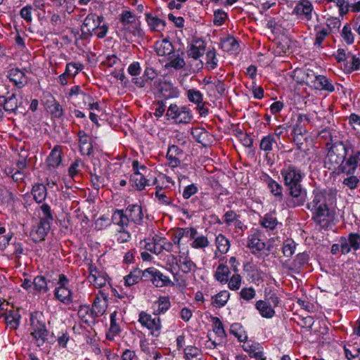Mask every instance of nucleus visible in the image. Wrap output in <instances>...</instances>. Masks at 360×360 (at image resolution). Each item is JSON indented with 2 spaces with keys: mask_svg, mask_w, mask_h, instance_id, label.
I'll use <instances>...</instances> for the list:
<instances>
[{
  "mask_svg": "<svg viewBox=\"0 0 360 360\" xmlns=\"http://www.w3.org/2000/svg\"><path fill=\"white\" fill-rule=\"evenodd\" d=\"M218 60L216 56V51L213 49L206 53V66L209 70H214L217 68Z\"/></svg>",
  "mask_w": 360,
  "mask_h": 360,
  "instance_id": "nucleus-52",
  "label": "nucleus"
},
{
  "mask_svg": "<svg viewBox=\"0 0 360 360\" xmlns=\"http://www.w3.org/2000/svg\"><path fill=\"white\" fill-rule=\"evenodd\" d=\"M278 224L277 218L271 214H266L259 220V224L267 230L272 231Z\"/></svg>",
  "mask_w": 360,
  "mask_h": 360,
  "instance_id": "nucleus-39",
  "label": "nucleus"
},
{
  "mask_svg": "<svg viewBox=\"0 0 360 360\" xmlns=\"http://www.w3.org/2000/svg\"><path fill=\"white\" fill-rule=\"evenodd\" d=\"M228 281L229 289L231 290H237L241 285L242 278L240 275L236 274H233Z\"/></svg>",
  "mask_w": 360,
  "mask_h": 360,
  "instance_id": "nucleus-62",
  "label": "nucleus"
},
{
  "mask_svg": "<svg viewBox=\"0 0 360 360\" xmlns=\"http://www.w3.org/2000/svg\"><path fill=\"white\" fill-rule=\"evenodd\" d=\"M360 168V150L352 149L339 165V172L345 174H355Z\"/></svg>",
  "mask_w": 360,
  "mask_h": 360,
  "instance_id": "nucleus-6",
  "label": "nucleus"
},
{
  "mask_svg": "<svg viewBox=\"0 0 360 360\" xmlns=\"http://www.w3.org/2000/svg\"><path fill=\"white\" fill-rule=\"evenodd\" d=\"M30 335L37 347H41L49 341L50 333L46 326L44 317L38 311L30 314Z\"/></svg>",
  "mask_w": 360,
  "mask_h": 360,
  "instance_id": "nucleus-4",
  "label": "nucleus"
},
{
  "mask_svg": "<svg viewBox=\"0 0 360 360\" xmlns=\"http://www.w3.org/2000/svg\"><path fill=\"white\" fill-rule=\"evenodd\" d=\"M79 138V146L81 150L85 151L84 153L89 155L91 154L93 148L91 144L89 143V137L84 131H79L78 132Z\"/></svg>",
  "mask_w": 360,
  "mask_h": 360,
  "instance_id": "nucleus-38",
  "label": "nucleus"
},
{
  "mask_svg": "<svg viewBox=\"0 0 360 360\" xmlns=\"http://www.w3.org/2000/svg\"><path fill=\"white\" fill-rule=\"evenodd\" d=\"M51 281L47 280L44 276H37L33 280V290L36 293L44 294L49 290L48 283Z\"/></svg>",
  "mask_w": 360,
  "mask_h": 360,
  "instance_id": "nucleus-28",
  "label": "nucleus"
},
{
  "mask_svg": "<svg viewBox=\"0 0 360 360\" xmlns=\"http://www.w3.org/2000/svg\"><path fill=\"white\" fill-rule=\"evenodd\" d=\"M281 175L288 193L285 200L287 207L295 208L303 205L307 198V191L301 184L304 173L291 160H286L281 170Z\"/></svg>",
  "mask_w": 360,
  "mask_h": 360,
  "instance_id": "nucleus-1",
  "label": "nucleus"
},
{
  "mask_svg": "<svg viewBox=\"0 0 360 360\" xmlns=\"http://www.w3.org/2000/svg\"><path fill=\"white\" fill-rule=\"evenodd\" d=\"M89 275L88 276L89 281L92 283L96 288H101L104 287L108 279L104 273L98 271L96 267L91 265L89 268Z\"/></svg>",
  "mask_w": 360,
  "mask_h": 360,
  "instance_id": "nucleus-13",
  "label": "nucleus"
},
{
  "mask_svg": "<svg viewBox=\"0 0 360 360\" xmlns=\"http://www.w3.org/2000/svg\"><path fill=\"white\" fill-rule=\"evenodd\" d=\"M179 236L183 237L194 238L198 235V231L194 227L180 228L177 231Z\"/></svg>",
  "mask_w": 360,
  "mask_h": 360,
  "instance_id": "nucleus-59",
  "label": "nucleus"
},
{
  "mask_svg": "<svg viewBox=\"0 0 360 360\" xmlns=\"http://www.w3.org/2000/svg\"><path fill=\"white\" fill-rule=\"evenodd\" d=\"M274 147H277V140L275 139L274 135L269 134L262 139L259 148L266 154L272 151Z\"/></svg>",
  "mask_w": 360,
  "mask_h": 360,
  "instance_id": "nucleus-32",
  "label": "nucleus"
},
{
  "mask_svg": "<svg viewBox=\"0 0 360 360\" xmlns=\"http://www.w3.org/2000/svg\"><path fill=\"white\" fill-rule=\"evenodd\" d=\"M313 6L309 0H300L294 8V13L297 15H302L306 20L311 19Z\"/></svg>",
  "mask_w": 360,
  "mask_h": 360,
  "instance_id": "nucleus-17",
  "label": "nucleus"
},
{
  "mask_svg": "<svg viewBox=\"0 0 360 360\" xmlns=\"http://www.w3.org/2000/svg\"><path fill=\"white\" fill-rule=\"evenodd\" d=\"M227 14L221 9H218L214 13L213 22L215 25H221L224 23Z\"/></svg>",
  "mask_w": 360,
  "mask_h": 360,
  "instance_id": "nucleus-63",
  "label": "nucleus"
},
{
  "mask_svg": "<svg viewBox=\"0 0 360 360\" xmlns=\"http://www.w3.org/2000/svg\"><path fill=\"white\" fill-rule=\"evenodd\" d=\"M193 241L191 244V247L195 249L205 248L210 245L208 238L205 236H196L192 238Z\"/></svg>",
  "mask_w": 360,
  "mask_h": 360,
  "instance_id": "nucleus-53",
  "label": "nucleus"
},
{
  "mask_svg": "<svg viewBox=\"0 0 360 360\" xmlns=\"http://www.w3.org/2000/svg\"><path fill=\"white\" fill-rule=\"evenodd\" d=\"M155 304H158V309H156L157 314L155 315L163 314L167 311L170 307V301L168 297H160L158 300L155 302Z\"/></svg>",
  "mask_w": 360,
  "mask_h": 360,
  "instance_id": "nucleus-50",
  "label": "nucleus"
},
{
  "mask_svg": "<svg viewBox=\"0 0 360 360\" xmlns=\"http://www.w3.org/2000/svg\"><path fill=\"white\" fill-rule=\"evenodd\" d=\"M255 307L263 317L269 319L272 318L275 314V307L264 300L257 301L256 302Z\"/></svg>",
  "mask_w": 360,
  "mask_h": 360,
  "instance_id": "nucleus-26",
  "label": "nucleus"
},
{
  "mask_svg": "<svg viewBox=\"0 0 360 360\" xmlns=\"http://www.w3.org/2000/svg\"><path fill=\"white\" fill-rule=\"evenodd\" d=\"M230 274L229 268L228 266L220 264L217 268L214 274V278L221 283H226L229 281V276Z\"/></svg>",
  "mask_w": 360,
  "mask_h": 360,
  "instance_id": "nucleus-40",
  "label": "nucleus"
},
{
  "mask_svg": "<svg viewBox=\"0 0 360 360\" xmlns=\"http://www.w3.org/2000/svg\"><path fill=\"white\" fill-rule=\"evenodd\" d=\"M348 149L342 141H337L330 147L326 159L333 166L342 163V161L347 157Z\"/></svg>",
  "mask_w": 360,
  "mask_h": 360,
  "instance_id": "nucleus-7",
  "label": "nucleus"
},
{
  "mask_svg": "<svg viewBox=\"0 0 360 360\" xmlns=\"http://www.w3.org/2000/svg\"><path fill=\"white\" fill-rule=\"evenodd\" d=\"M266 183L271 193L274 196L282 200L283 197L282 186L269 176H267Z\"/></svg>",
  "mask_w": 360,
  "mask_h": 360,
  "instance_id": "nucleus-41",
  "label": "nucleus"
},
{
  "mask_svg": "<svg viewBox=\"0 0 360 360\" xmlns=\"http://www.w3.org/2000/svg\"><path fill=\"white\" fill-rule=\"evenodd\" d=\"M51 226L46 224L39 223L37 226L33 229L30 232V236L35 243H39L45 239Z\"/></svg>",
  "mask_w": 360,
  "mask_h": 360,
  "instance_id": "nucleus-22",
  "label": "nucleus"
},
{
  "mask_svg": "<svg viewBox=\"0 0 360 360\" xmlns=\"http://www.w3.org/2000/svg\"><path fill=\"white\" fill-rule=\"evenodd\" d=\"M167 120L172 119L176 123L188 124L193 120V115L190 108L188 106H179L176 104H171L166 112Z\"/></svg>",
  "mask_w": 360,
  "mask_h": 360,
  "instance_id": "nucleus-5",
  "label": "nucleus"
},
{
  "mask_svg": "<svg viewBox=\"0 0 360 360\" xmlns=\"http://www.w3.org/2000/svg\"><path fill=\"white\" fill-rule=\"evenodd\" d=\"M316 38L314 42L315 46L321 47V44L326 37L330 34V28H321L319 30L318 27H315Z\"/></svg>",
  "mask_w": 360,
  "mask_h": 360,
  "instance_id": "nucleus-48",
  "label": "nucleus"
},
{
  "mask_svg": "<svg viewBox=\"0 0 360 360\" xmlns=\"http://www.w3.org/2000/svg\"><path fill=\"white\" fill-rule=\"evenodd\" d=\"M229 297L230 293L228 290H221L212 297V304L215 307H222L226 304Z\"/></svg>",
  "mask_w": 360,
  "mask_h": 360,
  "instance_id": "nucleus-37",
  "label": "nucleus"
},
{
  "mask_svg": "<svg viewBox=\"0 0 360 360\" xmlns=\"http://www.w3.org/2000/svg\"><path fill=\"white\" fill-rule=\"evenodd\" d=\"M123 24L124 29L131 32L133 35H139V24L136 22L134 15L129 11H123L120 18Z\"/></svg>",
  "mask_w": 360,
  "mask_h": 360,
  "instance_id": "nucleus-11",
  "label": "nucleus"
},
{
  "mask_svg": "<svg viewBox=\"0 0 360 360\" xmlns=\"http://www.w3.org/2000/svg\"><path fill=\"white\" fill-rule=\"evenodd\" d=\"M310 120L307 115L300 114L297 117V122L293 127L292 134L295 136L304 135L307 131L306 129V124L309 123Z\"/></svg>",
  "mask_w": 360,
  "mask_h": 360,
  "instance_id": "nucleus-23",
  "label": "nucleus"
},
{
  "mask_svg": "<svg viewBox=\"0 0 360 360\" xmlns=\"http://www.w3.org/2000/svg\"><path fill=\"white\" fill-rule=\"evenodd\" d=\"M105 309H99L97 311H94L92 309H90L88 306H81L78 310L79 317L84 322L89 323V317L94 318V314L98 316L99 314H103Z\"/></svg>",
  "mask_w": 360,
  "mask_h": 360,
  "instance_id": "nucleus-29",
  "label": "nucleus"
},
{
  "mask_svg": "<svg viewBox=\"0 0 360 360\" xmlns=\"http://www.w3.org/2000/svg\"><path fill=\"white\" fill-rule=\"evenodd\" d=\"M184 55V52L180 51V49L177 50L175 52H172L171 55H169V65L172 68H174L176 70L181 69L184 68L186 65V63L182 58Z\"/></svg>",
  "mask_w": 360,
  "mask_h": 360,
  "instance_id": "nucleus-31",
  "label": "nucleus"
},
{
  "mask_svg": "<svg viewBox=\"0 0 360 360\" xmlns=\"http://www.w3.org/2000/svg\"><path fill=\"white\" fill-rule=\"evenodd\" d=\"M295 243L293 240H286L283 245V253L285 257H290L295 252Z\"/></svg>",
  "mask_w": 360,
  "mask_h": 360,
  "instance_id": "nucleus-64",
  "label": "nucleus"
},
{
  "mask_svg": "<svg viewBox=\"0 0 360 360\" xmlns=\"http://www.w3.org/2000/svg\"><path fill=\"white\" fill-rule=\"evenodd\" d=\"M341 36L348 44L354 42V37L349 25H345L342 30Z\"/></svg>",
  "mask_w": 360,
  "mask_h": 360,
  "instance_id": "nucleus-58",
  "label": "nucleus"
},
{
  "mask_svg": "<svg viewBox=\"0 0 360 360\" xmlns=\"http://www.w3.org/2000/svg\"><path fill=\"white\" fill-rule=\"evenodd\" d=\"M139 322L142 326L146 327L150 331V334L154 337H159L162 328L161 319L158 316H152L145 311H141L139 316Z\"/></svg>",
  "mask_w": 360,
  "mask_h": 360,
  "instance_id": "nucleus-8",
  "label": "nucleus"
},
{
  "mask_svg": "<svg viewBox=\"0 0 360 360\" xmlns=\"http://www.w3.org/2000/svg\"><path fill=\"white\" fill-rule=\"evenodd\" d=\"M83 65L78 63H68L66 64L65 73L70 78L75 77L83 69Z\"/></svg>",
  "mask_w": 360,
  "mask_h": 360,
  "instance_id": "nucleus-45",
  "label": "nucleus"
},
{
  "mask_svg": "<svg viewBox=\"0 0 360 360\" xmlns=\"http://www.w3.org/2000/svg\"><path fill=\"white\" fill-rule=\"evenodd\" d=\"M32 194L37 203L42 202L46 198V186L42 184H37L32 186Z\"/></svg>",
  "mask_w": 360,
  "mask_h": 360,
  "instance_id": "nucleus-33",
  "label": "nucleus"
},
{
  "mask_svg": "<svg viewBox=\"0 0 360 360\" xmlns=\"http://www.w3.org/2000/svg\"><path fill=\"white\" fill-rule=\"evenodd\" d=\"M172 262L175 263L184 274H188L196 268L195 264L188 257H179V259L172 255Z\"/></svg>",
  "mask_w": 360,
  "mask_h": 360,
  "instance_id": "nucleus-18",
  "label": "nucleus"
},
{
  "mask_svg": "<svg viewBox=\"0 0 360 360\" xmlns=\"http://www.w3.org/2000/svg\"><path fill=\"white\" fill-rule=\"evenodd\" d=\"M328 193L326 190L315 189L313 199L307 204V208L311 211V219L320 229L328 230L332 226L335 218L334 211L327 205Z\"/></svg>",
  "mask_w": 360,
  "mask_h": 360,
  "instance_id": "nucleus-2",
  "label": "nucleus"
},
{
  "mask_svg": "<svg viewBox=\"0 0 360 360\" xmlns=\"http://www.w3.org/2000/svg\"><path fill=\"white\" fill-rule=\"evenodd\" d=\"M72 291L67 286H58L54 290V297L65 305L73 302Z\"/></svg>",
  "mask_w": 360,
  "mask_h": 360,
  "instance_id": "nucleus-16",
  "label": "nucleus"
},
{
  "mask_svg": "<svg viewBox=\"0 0 360 360\" xmlns=\"http://www.w3.org/2000/svg\"><path fill=\"white\" fill-rule=\"evenodd\" d=\"M205 51V41L201 39H197L188 47L187 54L190 58L198 60L204 54Z\"/></svg>",
  "mask_w": 360,
  "mask_h": 360,
  "instance_id": "nucleus-19",
  "label": "nucleus"
},
{
  "mask_svg": "<svg viewBox=\"0 0 360 360\" xmlns=\"http://www.w3.org/2000/svg\"><path fill=\"white\" fill-rule=\"evenodd\" d=\"M62 147L58 145L55 146L47 157V166L52 168L59 167L62 162Z\"/></svg>",
  "mask_w": 360,
  "mask_h": 360,
  "instance_id": "nucleus-20",
  "label": "nucleus"
},
{
  "mask_svg": "<svg viewBox=\"0 0 360 360\" xmlns=\"http://www.w3.org/2000/svg\"><path fill=\"white\" fill-rule=\"evenodd\" d=\"M314 82L316 89L324 90L328 92H333L335 91L334 85L324 75H316Z\"/></svg>",
  "mask_w": 360,
  "mask_h": 360,
  "instance_id": "nucleus-27",
  "label": "nucleus"
},
{
  "mask_svg": "<svg viewBox=\"0 0 360 360\" xmlns=\"http://www.w3.org/2000/svg\"><path fill=\"white\" fill-rule=\"evenodd\" d=\"M146 20L152 31L160 32L165 28V22L150 13L146 14Z\"/></svg>",
  "mask_w": 360,
  "mask_h": 360,
  "instance_id": "nucleus-30",
  "label": "nucleus"
},
{
  "mask_svg": "<svg viewBox=\"0 0 360 360\" xmlns=\"http://www.w3.org/2000/svg\"><path fill=\"white\" fill-rule=\"evenodd\" d=\"M20 317L18 313L10 311L6 314L5 320L8 326L12 328H16L19 325Z\"/></svg>",
  "mask_w": 360,
  "mask_h": 360,
  "instance_id": "nucleus-56",
  "label": "nucleus"
},
{
  "mask_svg": "<svg viewBox=\"0 0 360 360\" xmlns=\"http://www.w3.org/2000/svg\"><path fill=\"white\" fill-rule=\"evenodd\" d=\"M155 49L157 54L161 56H169L174 51L172 43L167 39L156 41L155 44Z\"/></svg>",
  "mask_w": 360,
  "mask_h": 360,
  "instance_id": "nucleus-25",
  "label": "nucleus"
},
{
  "mask_svg": "<svg viewBox=\"0 0 360 360\" xmlns=\"http://www.w3.org/2000/svg\"><path fill=\"white\" fill-rule=\"evenodd\" d=\"M157 85L159 93L165 99L177 98L179 95V91L177 87L166 79H158L155 82Z\"/></svg>",
  "mask_w": 360,
  "mask_h": 360,
  "instance_id": "nucleus-10",
  "label": "nucleus"
},
{
  "mask_svg": "<svg viewBox=\"0 0 360 360\" xmlns=\"http://www.w3.org/2000/svg\"><path fill=\"white\" fill-rule=\"evenodd\" d=\"M221 47L227 52H236L239 49V44L233 37L229 36L221 39Z\"/></svg>",
  "mask_w": 360,
  "mask_h": 360,
  "instance_id": "nucleus-34",
  "label": "nucleus"
},
{
  "mask_svg": "<svg viewBox=\"0 0 360 360\" xmlns=\"http://www.w3.org/2000/svg\"><path fill=\"white\" fill-rule=\"evenodd\" d=\"M94 171V172H90L91 182L93 187L98 191L101 188H103L105 186V179L102 176L96 173L95 169Z\"/></svg>",
  "mask_w": 360,
  "mask_h": 360,
  "instance_id": "nucleus-54",
  "label": "nucleus"
},
{
  "mask_svg": "<svg viewBox=\"0 0 360 360\" xmlns=\"http://www.w3.org/2000/svg\"><path fill=\"white\" fill-rule=\"evenodd\" d=\"M41 214H40V222L41 224H46L51 226L53 221V217L51 214V207L48 204H43L41 206Z\"/></svg>",
  "mask_w": 360,
  "mask_h": 360,
  "instance_id": "nucleus-42",
  "label": "nucleus"
},
{
  "mask_svg": "<svg viewBox=\"0 0 360 360\" xmlns=\"http://www.w3.org/2000/svg\"><path fill=\"white\" fill-rule=\"evenodd\" d=\"M47 110L55 118H60L64 115V110L59 102L54 103L53 105H51Z\"/></svg>",
  "mask_w": 360,
  "mask_h": 360,
  "instance_id": "nucleus-60",
  "label": "nucleus"
},
{
  "mask_svg": "<svg viewBox=\"0 0 360 360\" xmlns=\"http://www.w3.org/2000/svg\"><path fill=\"white\" fill-rule=\"evenodd\" d=\"M7 77L19 89L24 86L27 82L25 73L18 68L9 70Z\"/></svg>",
  "mask_w": 360,
  "mask_h": 360,
  "instance_id": "nucleus-21",
  "label": "nucleus"
},
{
  "mask_svg": "<svg viewBox=\"0 0 360 360\" xmlns=\"http://www.w3.org/2000/svg\"><path fill=\"white\" fill-rule=\"evenodd\" d=\"M0 102L4 111L9 113H15L18 108V102L15 94H8L6 96H0Z\"/></svg>",
  "mask_w": 360,
  "mask_h": 360,
  "instance_id": "nucleus-15",
  "label": "nucleus"
},
{
  "mask_svg": "<svg viewBox=\"0 0 360 360\" xmlns=\"http://www.w3.org/2000/svg\"><path fill=\"white\" fill-rule=\"evenodd\" d=\"M309 255L305 252L299 253L296 255L293 261V266L296 269H300L308 263Z\"/></svg>",
  "mask_w": 360,
  "mask_h": 360,
  "instance_id": "nucleus-57",
  "label": "nucleus"
},
{
  "mask_svg": "<svg viewBox=\"0 0 360 360\" xmlns=\"http://www.w3.org/2000/svg\"><path fill=\"white\" fill-rule=\"evenodd\" d=\"M182 154L183 150L179 146L176 145L169 146L166 155L168 165L172 168L179 167L181 164L179 157L181 156Z\"/></svg>",
  "mask_w": 360,
  "mask_h": 360,
  "instance_id": "nucleus-14",
  "label": "nucleus"
},
{
  "mask_svg": "<svg viewBox=\"0 0 360 360\" xmlns=\"http://www.w3.org/2000/svg\"><path fill=\"white\" fill-rule=\"evenodd\" d=\"M339 242L341 245L342 254L347 255L352 249L357 250L360 248V235L356 233H350L347 238L340 237Z\"/></svg>",
  "mask_w": 360,
  "mask_h": 360,
  "instance_id": "nucleus-9",
  "label": "nucleus"
},
{
  "mask_svg": "<svg viewBox=\"0 0 360 360\" xmlns=\"http://www.w3.org/2000/svg\"><path fill=\"white\" fill-rule=\"evenodd\" d=\"M215 243L218 251L221 254L226 253L230 248L229 240L222 234H219L216 237Z\"/></svg>",
  "mask_w": 360,
  "mask_h": 360,
  "instance_id": "nucleus-43",
  "label": "nucleus"
},
{
  "mask_svg": "<svg viewBox=\"0 0 360 360\" xmlns=\"http://www.w3.org/2000/svg\"><path fill=\"white\" fill-rule=\"evenodd\" d=\"M264 301L276 307L278 306L280 300L276 291L271 288H267L264 290Z\"/></svg>",
  "mask_w": 360,
  "mask_h": 360,
  "instance_id": "nucleus-44",
  "label": "nucleus"
},
{
  "mask_svg": "<svg viewBox=\"0 0 360 360\" xmlns=\"http://www.w3.org/2000/svg\"><path fill=\"white\" fill-rule=\"evenodd\" d=\"M289 47L290 40L286 37L282 38L281 40L276 42L277 52L279 54L286 53L289 51Z\"/></svg>",
  "mask_w": 360,
  "mask_h": 360,
  "instance_id": "nucleus-61",
  "label": "nucleus"
},
{
  "mask_svg": "<svg viewBox=\"0 0 360 360\" xmlns=\"http://www.w3.org/2000/svg\"><path fill=\"white\" fill-rule=\"evenodd\" d=\"M261 233L259 231L249 236L248 239V248L251 252L256 255L266 248V243L260 238Z\"/></svg>",
  "mask_w": 360,
  "mask_h": 360,
  "instance_id": "nucleus-12",
  "label": "nucleus"
},
{
  "mask_svg": "<svg viewBox=\"0 0 360 360\" xmlns=\"http://www.w3.org/2000/svg\"><path fill=\"white\" fill-rule=\"evenodd\" d=\"M161 237L155 235L153 238V242L147 243L145 245L146 249L154 254L160 253Z\"/></svg>",
  "mask_w": 360,
  "mask_h": 360,
  "instance_id": "nucleus-49",
  "label": "nucleus"
},
{
  "mask_svg": "<svg viewBox=\"0 0 360 360\" xmlns=\"http://www.w3.org/2000/svg\"><path fill=\"white\" fill-rule=\"evenodd\" d=\"M130 181L132 186L137 190L141 191L147 185L148 180L145 178L144 174L141 172L133 173L131 176Z\"/></svg>",
  "mask_w": 360,
  "mask_h": 360,
  "instance_id": "nucleus-36",
  "label": "nucleus"
},
{
  "mask_svg": "<svg viewBox=\"0 0 360 360\" xmlns=\"http://www.w3.org/2000/svg\"><path fill=\"white\" fill-rule=\"evenodd\" d=\"M154 277L155 278L153 281V284L157 288L174 285V283L169 279V277L164 275L162 272L156 269Z\"/></svg>",
  "mask_w": 360,
  "mask_h": 360,
  "instance_id": "nucleus-35",
  "label": "nucleus"
},
{
  "mask_svg": "<svg viewBox=\"0 0 360 360\" xmlns=\"http://www.w3.org/2000/svg\"><path fill=\"white\" fill-rule=\"evenodd\" d=\"M104 20L103 16L97 15L95 13L89 14L84 20L82 27L94 32L96 27Z\"/></svg>",
  "mask_w": 360,
  "mask_h": 360,
  "instance_id": "nucleus-24",
  "label": "nucleus"
},
{
  "mask_svg": "<svg viewBox=\"0 0 360 360\" xmlns=\"http://www.w3.org/2000/svg\"><path fill=\"white\" fill-rule=\"evenodd\" d=\"M143 210L138 204L129 205L124 210L117 209L112 216V223L122 228L127 227L130 222L141 225L143 223Z\"/></svg>",
  "mask_w": 360,
  "mask_h": 360,
  "instance_id": "nucleus-3",
  "label": "nucleus"
},
{
  "mask_svg": "<svg viewBox=\"0 0 360 360\" xmlns=\"http://www.w3.org/2000/svg\"><path fill=\"white\" fill-rule=\"evenodd\" d=\"M141 269H135L129 274L124 276V283L127 286H131L141 281Z\"/></svg>",
  "mask_w": 360,
  "mask_h": 360,
  "instance_id": "nucleus-46",
  "label": "nucleus"
},
{
  "mask_svg": "<svg viewBox=\"0 0 360 360\" xmlns=\"http://www.w3.org/2000/svg\"><path fill=\"white\" fill-rule=\"evenodd\" d=\"M186 94L189 101L197 104V105L202 103L203 96L200 91L191 89L187 91Z\"/></svg>",
  "mask_w": 360,
  "mask_h": 360,
  "instance_id": "nucleus-51",
  "label": "nucleus"
},
{
  "mask_svg": "<svg viewBox=\"0 0 360 360\" xmlns=\"http://www.w3.org/2000/svg\"><path fill=\"white\" fill-rule=\"evenodd\" d=\"M348 176L345 178L342 184L351 190L356 189L360 183V179L356 175L347 174Z\"/></svg>",
  "mask_w": 360,
  "mask_h": 360,
  "instance_id": "nucleus-55",
  "label": "nucleus"
},
{
  "mask_svg": "<svg viewBox=\"0 0 360 360\" xmlns=\"http://www.w3.org/2000/svg\"><path fill=\"white\" fill-rule=\"evenodd\" d=\"M91 101H93V97L85 92L74 98L75 105L82 108L87 107L88 104H90Z\"/></svg>",
  "mask_w": 360,
  "mask_h": 360,
  "instance_id": "nucleus-47",
  "label": "nucleus"
}]
</instances>
